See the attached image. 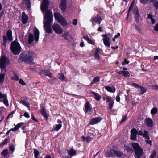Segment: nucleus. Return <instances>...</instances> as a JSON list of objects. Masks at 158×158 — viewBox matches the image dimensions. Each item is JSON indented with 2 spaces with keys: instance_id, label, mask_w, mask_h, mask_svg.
I'll return each instance as SVG.
<instances>
[{
  "instance_id": "obj_1",
  "label": "nucleus",
  "mask_w": 158,
  "mask_h": 158,
  "mask_svg": "<svg viewBox=\"0 0 158 158\" xmlns=\"http://www.w3.org/2000/svg\"><path fill=\"white\" fill-rule=\"evenodd\" d=\"M44 19L46 20L45 22H44V30L47 33L50 34L52 32L51 24L53 21V17L52 13L50 10L45 11Z\"/></svg>"
},
{
  "instance_id": "obj_2",
  "label": "nucleus",
  "mask_w": 158,
  "mask_h": 158,
  "mask_svg": "<svg viewBox=\"0 0 158 158\" xmlns=\"http://www.w3.org/2000/svg\"><path fill=\"white\" fill-rule=\"evenodd\" d=\"M34 52L31 51L23 52L20 54L19 56V60L26 63L32 64L33 60V56Z\"/></svg>"
},
{
  "instance_id": "obj_3",
  "label": "nucleus",
  "mask_w": 158,
  "mask_h": 158,
  "mask_svg": "<svg viewBox=\"0 0 158 158\" xmlns=\"http://www.w3.org/2000/svg\"><path fill=\"white\" fill-rule=\"evenodd\" d=\"M10 60L6 57L1 56L0 58V69L1 72L6 71V68L10 64Z\"/></svg>"
},
{
  "instance_id": "obj_4",
  "label": "nucleus",
  "mask_w": 158,
  "mask_h": 158,
  "mask_svg": "<svg viewBox=\"0 0 158 158\" xmlns=\"http://www.w3.org/2000/svg\"><path fill=\"white\" fill-rule=\"evenodd\" d=\"M132 146L135 151V158H140V157L143 154V149L140 147L139 144L136 143H132Z\"/></svg>"
},
{
  "instance_id": "obj_5",
  "label": "nucleus",
  "mask_w": 158,
  "mask_h": 158,
  "mask_svg": "<svg viewBox=\"0 0 158 158\" xmlns=\"http://www.w3.org/2000/svg\"><path fill=\"white\" fill-rule=\"evenodd\" d=\"M10 48L13 53L15 55L19 54L21 50L19 43L15 40L12 43Z\"/></svg>"
},
{
  "instance_id": "obj_6",
  "label": "nucleus",
  "mask_w": 158,
  "mask_h": 158,
  "mask_svg": "<svg viewBox=\"0 0 158 158\" xmlns=\"http://www.w3.org/2000/svg\"><path fill=\"white\" fill-rule=\"evenodd\" d=\"M55 19L57 20L58 22L62 26H65L67 25L66 20L63 17L62 15L60 13L56 12L54 14Z\"/></svg>"
},
{
  "instance_id": "obj_7",
  "label": "nucleus",
  "mask_w": 158,
  "mask_h": 158,
  "mask_svg": "<svg viewBox=\"0 0 158 158\" xmlns=\"http://www.w3.org/2000/svg\"><path fill=\"white\" fill-rule=\"evenodd\" d=\"M33 32L34 36H33V34L32 33H30L29 35V39L28 40H34V38H35V40H39V31L38 29L36 27H35V28Z\"/></svg>"
},
{
  "instance_id": "obj_8",
  "label": "nucleus",
  "mask_w": 158,
  "mask_h": 158,
  "mask_svg": "<svg viewBox=\"0 0 158 158\" xmlns=\"http://www.w3.org/2000/svg\"><path fill=\"white\" fill-rule=\"evenodd\" d=\"M40 75L43 77H45L46 76H48L50 78H53V73H51L47 70H44L40 71L39 73Z\"/></svg>"
},
{
  "instance_id": "obj_9",
  "label": "nucleus",
  "mask_w": 158,
  "mask_h": 158,
  "mask_svg": "<svg viewBox=\"0 0 158 158\" xmlns=\"http://www.w3.org/2000/svg\"><path fill=\"white\" fill-rule=\"evenodd\" d=\"M52 28L53 31L56 33L61 34L63 32L62 29L58 24H55L53 25Z\"/></svg>"
},
{
  "instance_id": "obj_10",
  "label": "nucleus",
  "mask_w": 158,
  "mask_h": 158,
  "mask_svg": "<svg viewBox=\"0 0 158 158\" xmlns=\"http://www.w3.org/2000/svg\"><path fill=\"white\" fill-rule=\"evenodd\" d=\"M48 6V0H43L41 4V9L42 11L43 12L47 9Z\"/></svg>"
},
{
  "instance_id": "obj_11",
  "label": "nucleus",
  "mask_w": 158,
  "mask_h": 158,
  "mask_svg": "<svg viewBox=\"0 0 158 158\" xmlns=\"http://www.w3.org/2000/svg\"><path fill=\"white\" fill-rule=\"evenodd\" d=\"M59 7L62 13H64L67 7L66 0H61L60 3L59 5Z\"/></svg>"
},
{
  "instance_id": "obj_12",
  "label": "nucleus",
  "mask_w": 158,
  "mask_h": 158,
  "mask_svg": "<svg viewBox=\"0 0 158 158\" xmlns=\"http://www.w3.org/2000/svg\"><path fill=\"white\" fill-rule=\"evenodd\" d=\"M85 112L91 115L93 113V110L92 108L90 106V104L89 102H87L85 105Z\"/></svg>"
},
{
  "instance_id": "obj_13",
  "label": "nucleus",
  "mask_w": 158,
  "mask_h": 158,
  "mask_svg": "<svg viewBox=\"0 0 158 158\" xmlns=\"http://www.w3.org/2000/svg\"><path fill=\"white\" fill-rule=\"evenodd\" d=\"M131 133L130 139L131 140H135L136 139L138 131L135 128H133L131 130Z\"/></svg>"
},
{
  "instance_id": "obj_14",
  "label": "nucleus",
  "mask_w": 158,
  "mask_h": 158,
  "mask_svg": "<svg viewBox=\"0 0 158 158\" xmlns=\"http://www.w3.org/2000/svg\"><path fill=\"white\" fill-rule=\"evenodd\" d=\"M145 123L148 127H152L153 125V122L149 118H147L145 119Z\"/></svg>"
},
{
  "instance_id": "obj_15",
  "label": "nucleus",
  "mask_w": 158,
  "mask_h": 158,
  "mask_svg": "<svg viewBox=\"0 0 158 158\" xmlns=\"http://www.w3.org/2000/svg\"><path fill=\"white\" fill-rule=\"evenodd\" d=\"M0 98H3L2 102L6 106H9L8 100L6 94H2L0 92Z\"/></svg>"
},
{
  "instance_id": "obj_16",
  "label": "nucleus",
  "mask_w": 158,
  "mask_h": 158,
  "mask_svg": "<svg viewBox=\"0 0 158 158\" xmlns=\"http://www.w3.org/2000/svg\"><path fill=\"white\" fill-rule=\"evenodd\" d=\"M22 21L23 24H26L28 20V17L27 15L24 12L22 13Z\"/></svg>"
},
{
  "instance_id": "obj_17",
  "label": "nucleus",
  "mask_w": 158,
  "mask_h": 158,
  "mask_svg": "<svg viewBox=\"0 0 158 158\" xmlns=\"http://www.w3.org/2000/svg\"><path fill=\"white\" fill-rule=\"evenodd\" d=\"M102 20L101 17L98 15H97L96 16L92 19V21L95 22L96 23H98L99 24H100Z\"/></svg>"
},
{
  "instance_id": "obj_18",
  "label": "nucleus",
  "mask_w": 158,
  "mask_h": 158,
  "mask_svg": "<svg viewBox=\"0 0 158 158\" xmlns=\"http://www.w3.org/2000/svg\"><path fill=\"white\" fill-rule=\"evenodd\" d=\"M101 120V118L100 117H96L92 119L89 123V124L93 125L97 124Z\"/></svg>"
},
{
  "instance_id": "obj_19",
  "label": "nucleus",
  "mask_w": 158,
  "mask_h": 158,
  "mask_svg": "<svg viewBox=\"0 0 158 158\" xmlns=\"http://www.w3.org/2000/svg\"><path fill=\"white\" fill-rule=\"evenodd\" d=\"M137 134L140 135L142 136L143 138L146 137H147V139H148L149 138V136H148V132L146 130H144V133H143L141 130H140L138 131Z\"/></svg>"
},
{
  "instance_id": "obj_20",
  "label": "nucleus",
  "mask_w": 158,
  "mask_h": 158,
  "mask_svg": "<svg viewBox=\"0 0 158 158\" xmlns=\"http://www.w3.org/2000/svg\"><path fill=\"white\" fill-rule=\"evenodd\" d=\"M105 89L108 92L112 93H114L116 91V89L114 86L111 87L110 86H106Z\"/></svg>"
},
{
  "instance_id": "obj_21",
  "label": "nucleus",
  "mask_w": 158,
  "mask_h": 158,
  "mask_svg": "<svg viewBox=\"0 0 158 158\" xmlns=\"http://www.w3.org/2000/svg\"><path fill=\"white\" fill-rule=\"evenodd\" d=\"M40 114L43 116L46 119H48V116L44 108H42L40 110Z\"/></svg>"
},
{
  "instance_id": "obj_22",
  "label": "nucleus",
  "mask_w": 158,
  "mask_h": 158,
  "mask_svg": "<svg viewBox=\"0 0 158 158\" xmlns=\"http://www.w3.org/2000/svg\"><path fill=\"white\" fill-rule=\"evenodd\" d=\"M5 72H0V84L3 83L4 82L5 77Z\"/></svg>"
},
{
  "instance_id": "obj_23",
  "label": "nucleus",
  "mask_w": 158,
  "mask_h": 158,
  "mask_svg": "<svg viewBox=\"0 0 158 158\" xmlns=\"http://www.w3.org/2000/svg\"><path fill=\"white\" fill-rule=\"evenodd\" d=\"M67 153L68 154L72 157L73 156L76 155V151L73 149H71L68 151H67Z\"/></svg>"
},
{
  "instance_id": "obj_24",
  "label": "nucleus",
  "mask_w": 158,
  "mask_h": 158,
  "mask_svg": "<svg viewBox=\"0 0 158 158\" xmlns=\"http://www.w3.org/2000/svg\"><path fill=\"white\" fill-rule=\"evenodd\" d=\"M63 36L65 40H70L72 38V37L67 32H64Z\"/></svg>"
},
{
  "instance_id": "obj_25",
  "label": "nucleus",
  "mask_w": 158,
  "mask_h": 158,
  "mask_svg": "<svg viewBox=\"0 0 158 158\" xmlns=\"http://www.w3.org/2000/svg\"><path fill=\"white\" fill-rule=\"evenodd\" d=\"M102 36L104 37L102 40H111L112 38V36L110 34L103 35Z\"/></svg>"
},
{
  "instance_id": "obj_26",
  "label": "nucleus",
  "mask_w": 158,
  "mask_h": 158,
  "mask_svg": "<svg viewBox=\"0 0 158 158\" xmlns=\"http://www.w3.org/2000/svg\"><path fill=\"white\" fill-rule=\"evenodd\" d=\"M91 93L94 96V98L96 100L98 101L100 100L101 97L98 94L96 93L94 91H92Z\"/></svg>"
},
{
  "instance_id": "obj_27",
  "label": "nucleus",
  "mask_w": 158,
  "mask_h": 158,
  "mask_svg": "<svg viewBox=\"0 0 158 158\" xmlns=\"http://www.w3.org/2000/svg\"><path fill=\"white\" fill-rule=\"evenodd\" d=\"M6 36L8 38V40H12V32L10 30H8L6 33Z\"/></svg>"
},
{
  "instance_id": "obj_28",
  "label": "nucleus",
  "mask_w": 158,
  "mask_h": 158,
  "mask_svg": "<svg viewBox=\"0 0 158 158\" xmlns=\"http://www.w3.org/2000/svg\"><path fill=\"white\" fill-rule=\"evenodd\" d=\"M147 19H150L151 21V23L153 24L155 23V19L153 18L152 15L151 14H147Z\"/></svg>"
},
{
  "instance_id": "obj_29",
  "label": "nucleus",
  "mask_w": 158,
  "mask_h": 158,
  "mask_svg": "<svg viewBox=\"0 0 158 158\" xmlns=\"http://www.w3.org/2000/svg\"><path fill=\"white\" fill-rule=\"evenodd\" d=\"M82 138L83 141H85V140L87 143H89L92 139V138L89 137L88 136L87 137H85L84 136H82Z\"/></svg>"
},
{
  "instance_id": "obj_30",
  "label": "nucleus",
  "mask_w": 158,
  "mask_h": 158,
  "mask_svg": "<svg viewBox=\"0 0 158 158\" xmlns=\"http://www.w3.org/2000/svg\"><path fill=\"white\" fill-rule=\"evenodd\" d=\"M20 103L22 104L28 108H29L30 106L29 103L26 100H24L21 101L20 102Z\"/></svg>"
},
{
  "instance_id": "obj_31",
  "label": "nucleus",
  "mask_w": 158,
  "mask_h": 158,
  "mask_svg": "<svg viewBox=\"0 0 158 158\" xmlns=\"http://www.w3.org/2000/svg\"><path fill=\"white\" fill-rule=\"evenodd\" d=\"M8 154V150L7 149H5L3 150L1 153V155L4 157L6 156Z\"/></svg>"
},
{
  "instance_id": "obj_32",
  "label": "nucleus",
  "mask_w": 158,
  "mask_h": 158,
  "mask_svg": "<svg viewBox=\"0 0 158 158\" xmlns=\"http://www.w3.org/2000/svg\"><path fill=\"white\" fill-rule=\"evenodd\" d=\"M157 111V109L156 107L153 108L151 111V113L152 115L155 114Z\"/></svg>"
},
{
  "instance_id": "obj_33",
  "label": "nucleus",
  "mask_w": 158,
  "mask_h": 158,
  "mask_svg": "<svg viewBox=\"0 0 158 158\" xmlns=\"http://www.w3.org/2000/svg\"><path fill=\"white\" fill-rule=\"evenodd\" d=\"M109 155L110 156H114L116 155L115 150H111L109 152Z\"/></svg>"
},
{
  "instance_id": "obj_34",
  "label": "nucleus",
  "mask_w": 158,
  "mask_h": 158,
  "mask_svg": "<svg viewBox=\"0 0 158 158\" xmlns=\"http://www.w3.org/2000/svg\"><path fill=\"white\" fill-rule=\"evenodd\" d=\"M58 77L62 81H64L65 79V77L64 75L61 73H59L58 74Z\"/></svg>"
},
{
  "instance_id": "obj_35",
  "label": "nucleus",
  "mask_w": 158,
  "mask_h": 158,
  "mask_svg": "<svg viewBox=\"0 0 158 158\" xmlns=\"http://www.w3.org/2000/svg\"><path fill=\"white\" fill-rule=\"evenodd\" d=\"M139 88L140 89L141 91L140 93L142 94H143L147 91V89H145L142 86H140Z\"/></svg>"
},
{
  "instance_id": "obj_36",
  "label": "nucleus",
  "mask_w": 158,
  "mask_h": 158,
  "mask_svg": "<svg viewBox=\"0 0 158 158\" xmlns=\"http://www.w3.org/2000/svg\"><path fill=\"white\" fill-rule=\"evenodd\" d=\"M25 4L28 8L31 7V3L30 0H25Z\"/></svg>"
},
{
  "instance_id": "obj_37",
  "label": "nucleus",
  "mask_w": 158,
  "mask_h": 158,
  "mask_svg": "<svg viewBox=\"0 0 158 158\" xmlns=\"http://www.w3.org/2000/svg\"><path fill=\"white\" fill-rule=\"evenodd\" d=\"M34 156L35 158H39L38 157L39 152L38 150L35 149L34 152Z\"/></svg>"
},
{
  "instance_id": "obj_38",
  "label": "nucleus",
  "mask_w": 158,
  "mask_h": 158,
  "mask_svg": "<svg viewBox=\"0 0 158 158\" xmlns=\"http://www.w3.org/2000/svg\"><path fill=\"white\" fill-rule=\"evenodd\" d=\"M62 127V124H59L57 125L54 128L55 130L58 131Z\"/></svg>"
},
{
  "instance_id": "obj_39",
  "label": "nucleus",
  "mask_w": 158,
  "mask_h": 158,
  "mask_svg": "<svg viewBox=\"0 0 158 158\" xmlns=\"http://www.w3.org/2000/svg\"><path fill=\"white\" fill-rule=\"evenodd\" d=\"M104 45L106 46L107 47H109L110 46V42L109 40H103Z\"/></svg>"
},
{
  "instance_id": "obj_40",
  "label": "nucleus",
  "mask_w": 158,
  "mask_h": 158,
  "mask_svg": "<svg viewBox=\"0 0 158 158\" xmlns=\"http://www.w3.org/2000/svg\"><path fill=\"white\" fill-rule=\"evenodd\" d=\"M24 124V123H18L16 126L15 127L16 129V130H18L20 127L21 125Z\"/></svg>"
},
{
  "instance_id": "obj_41",
  "label": "nucleus",
  "mask_w": 158,
  "mask_h": 158,
  "mask_svg": "<svg viewBox=\"0 0 158 158\" xmlns=\"http://www.w3.org/2000/svg\"><path fill=\"white\" fill-rule=\"evenodd\" d=\"M132 12H133L134 15L137 14L139 13L138 9L136 7H134L133 10Z\"/></svg>"
},
{
  "instance_id": "obj_42",
  "label": "nucleus",
  "mask_w": 158,
  "mask_h": 158,
  "mask_svg": "<svg viewBox=\"0 0 158 158\" xmlns=\"http://www.w3.org/2000/svg\"><path fill=\"white\" fill-rule=\"evenodd\" d=\"M125 149L127 150V151L131 153L133 152V150L132 149L131 147H130L128 146H126L125 147Z\"/></svg>"
},
{
  "instance_id": "obj_43",
  "label": "nucleus",
  "mask_w": 158,
  "mask_h": 158,
  "mask_svg": "<svg viewBox=\"0 0 158 158\" xmlns=\"http://www.w3.org/2000/svg\"><path fill=\"white\" fill-rule=\"evenodd\" d=\"M122 154V152L116 150V155H115V156L118 157H120L121 156Z\"/></svg>"
},
{
  "instance_id": "obj_44",
  "label": "nucleus",
  "mask_w": 158,
  "mask_h": 158,
  "mask_svg": "<svg viewBox=\"0 0 158 158\" xmlns=\"http://www.w3.org/2000/svg\"><path fill=\"white\" fill-rule=\"evenodd\" d=\"M100 81V77H96L94 78L93 79V82H98Z\"/></svg>"
},
{
  "instance_id": "obj_45",
  "label": "nucleus",
  "mask_w": 158,
  "mask_h": 158,
  "mask_svg": "<svg viewBox=\"0 0 158 158\" xmlns=\"http://www.w3.org/2000/svg\"><path fill=\"white\" fill-rule=\"evenodd\" d=\"M109 109L110 110H111L114 104V102L112 100L111 101L109 102Z\"/></svg>"
},
{
  "instance_id": "obj_46",
  "label": "nucleus",
  "mask_w": 158,
  "mask_h": 158,
  "mask_svg": "<svg viewBox=\"0 0 158 158\" xmlns=\"http://www.w3.org/2000/svg\"><path fill=\"white\" fill-rule=\"evenodd\" d=\"M134 18L135 19V21L136 22H138L139 21V13L137 14L134 15Z\"/></svg>"
},
{
  "instance_id": "obj_47",
  "label": "nucleus",
  "mask_w": 158,
  "mask_h": 158,
  "mask_svg": "<svg viewBox=\"0 0 158 158\" xmlns=\"http://www.w3.org/2000/svg\"><path fill=\"white\" fill-rule=\"evenodd\" d=\"M156 154V152L155 151H153L152 153L150 156V158H154Z\"/></svg>"
},
{
  "instance_id": "obj_48",
  "label": "nucleus",
  "mask_w": 158,
  "mask_h": 158,
  "mask_svg": "<svg viewBox=\"0 0 158 158\" xmlns=\"http://www.w3.org/2000/svg\"><path fill=\"white\" fill-rule=\"evenodd\" d=\"M145 139H146V143L148 144H149L151 146V143H152V141L150 140V137H149V138L147 139V137H144Z\"/></svg>"
},
{
  "instance_id": "obj_49",
  "label": "nucleus",
  "mask_w": 158,
  "mask_h": 158,
  "mask_svg": "<svg viewBox=\"0 0 158 158\" xmlns=\"http://www.w3.org/2000/svg\"><path fill=\"white\" fill-rule=\"evenodd\" d=\"M131 85L133 87L137 89L139 88V87H140V86L138 84L134 83H132Z\"/></svg>"
},
{
  "instance_id": "obj_50",
  "label": "nucleus",
  "mask_w": 158,
  "mask_h": 158,
  "mask_svg": "<svg viewBox=\"0 0 158 158\" xmlns=\"http://www.w3.org/2000/svg\"><path fill=\"white\" fill-rule=\"evenodd\" d=\"M100 51L101 49L99 48H96V51L95 52L94 54L99 55V54L100 52Z\"/></svg>"
},
{
  "instance_id": "obj_51",
  "label": "nucleus",
  "mask_w": 158,
  "mask_h": 158,
  "mask_svg": "<svg viewBox=\"0 0 158 158\" xmlns=\"http://www.w3.org/2000/svg\"><path fill=\"white\" fill-rule=\"evenodd\" d=\"M94 58L96 60H100V57L99 55L94 54Z\"/></svg>"
},
{
  "instance_id": "obj_52",
  "label": "nucleus",
  "mask_w": 158,
  "mask_h": 158,
  "mask_svg": "<svg viewBox=\"0 0 158 158\" xmlns=\"http://www.w3.org/2000/svg\"><path fill=\"white\" fill-rule=\"evenodd\" d=\"M122 118H122V119L121 120L120 122V124L121 123H123V122H124L127 119V117L125 115L123 116H122Z\"/></svg>"
},
{
  "instance_id": "obj_53",
  "label": "nucleus",
  "mask_w": 158,
  "mask_h": 158,
  "mask_svg": "<svg viewBox=\"0 0 158 158\" xmlns=\"http://www.w3.org/2000/svg\"><path fill=\"white\" fill-rule=\"evenodd\" d=\"M19 83L22 85H26V83L24 81L21 79H19Z\"/></svg>"
},
{
  "instance_id": "obj_54",
  "label": "nucleus",
  "mask_w": 158,
  "mask_h": 158,
  "mask_svg": "<svg viewBox=\"0 0 158 158\" xmlns=\"http://www.w3.org/2000/svg\"><path fill=\"white\" fill-rule=\"evenodd\" d=\"M130 73L128 71H125L123 75L125 77L129 76Z\"/></svg>"
},
{
  "instance_id": "obj_55",
  "label": "nucleus",
  "mask_w": 158,
  "mask_h": 158,
  "mask_svg": "<svg viewBox=\"0 0 158 158\" xmlns=\"http://www.w3.org/2000/svg\"><path fill=\"white\" fill-rule=\"evenodd\" d=\"M152 88L153 90H158L157 89L158 88V86L156 84L152 86Z\"/></svg>"
},
{
  "instance_id": "obj_56",
  "label": "nucleus",
  "mask_w": 158,
  "mask_h": 158,
  "mask_svg": "<svg viewBox=\"0 0 158 158\" xmlns=\"http://www.w3.org/2000/svg\"><path fill=\"white\" fill-rule=\"evenodd\" d=\"M12 79L14 80L15 81H17L19 80V78L17 75L15 74L14 77L12 78Z\"/></svg>"
},
{
  "instance_id": "obj_57",
  "label": "nucleus",
  "mask_w": 158,
  "mask_h": 158,
  "mask_svg": "<svg viewBox=\"0 0 158 158\" xmlns=\"http://www.w3.org/2000/svg\"><path fill=\"white\" fill-rule=\"evenodd\" d=\"M129 63V62L127 60H126V59H125V60H124V61H123L122 63V64L123 65H125L126 64H128Z\"/></svg>"
},
{
  "instance_id": "obj_58",
  "label": "nucleus",
  "mask_w": 158,
  "mask_h": 158,
  "mask_svg": "<svg viewBox=\"0 0 158 158\" xmlns=\"http://www.w3.org/2000/svg\"><path fill=\"white\" fill-rule=\"evenodd\" d=\"M134 4V1H133L131 3V4L130 5V7L129 8V10H128V11H130V10H131L132 8H133V6Z\"/></svg>"
},
{
  "instance_id": "obj_59",
  "label": "nucleus",
  "mask_w": 158,
  "mask_h": 158,
  "mask_svg": "<svg viewBox=\"0 0 158 158\" xmlns=\"http://www.w3.org/2000/svg\"><path fill=\"white\" fill-rule=\"evenodd\" d=\"M154 6L156 7V9H158V1L154 2Z\"/></svg>"
},
{
  "instance_id": "obj_60",
  "label": "nucleus",
  "mask_w": 158,
  "mask_h": 158,
  "mask_svg": "<svg viewBox=\"0 0 158 158\" xmlns=\"http://www.w3.org/2000/svg\"><path fill=\"white\" fill-rule=\"evenodd\" d=\"M23 116L26 118H28L30 117V116L28 113L27 112H25L24 113Z\"/></svg>"
},
{
  "instance_id": "obj_61",
  "label": "nucleus",
  "mask_w": 158,
  "mask_h": 158,
  "mask_svg": "<svg viewBox=\"0 0 158 158\" xmlns=\"http://www.w3.org/2000/svg\"><path fill=\"white\" fill-rule=\"evenodd\" d=\"M8 143V139H5L4 141L2 143V144L3 145H5L6 144Z\"/></svg>"
},
{
  "instance_id": "obj_62",
  "label": "nucleus",
  "mask_w": 158,
  "mask_h": 158,
  "mask_svg": "<svg viewBox=\"0 0 158 158\" xmlns=\"http://www.w3.org/2000/svg\"><path fill=\"white\" fill-rule=\"evenodd\" d=\"M9 149L10 150L13 151L15 150L14 147L13 145H10L9 147Z\"/></svg>"
},
{
  "instance_id": "obj_63",
  "label": "nucleus",
  "mask_w": 158,
  "mask_h": 158,
  "mask_svg": "<svg viewBox=\"0 0 158 158\" xmlns=\"http://www.w3.org/2000/svg\"><path fill=\"white\" fill-rule=\"evenodd\" d=\"M73 24L74 25H76L77 24V19H74L72 22Z\"/></svg>"
},
{
  "instance_id": "obj_64",
  "label": "nucleus",
  "mask_w": 158,
  "mask_h": 158,
  "mask_svg": "<svg viewBox=\"0 0 158 158\" xmlns=\"http://www.w3.org/2000/svg\"><path fill=\"white\" fill-rule=\"evenodd\" d=\"M154 30L156 31H158V23L154 27Z\"/></svg>"
}]
</instances>
